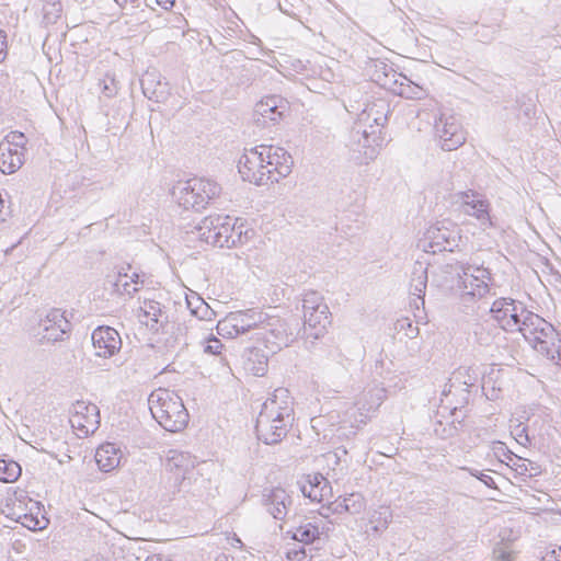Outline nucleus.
I'll list each match as a JSON object with an SVG mask.
<instances>
[{
    "instance_id": "f257e3e1",
    "label": "nucleus",
    "mask_w": 561,
    "mask_h": 561,
    "mask_svg": "<svg viewBox=\"0 0 561 561\" xmlns=\"http://www.w3.org/2000/svg\"><path fill=\"white\" fill-rule=\"evenodd\" d=\"M286 389H276L259 413L255 424L257 438L266 445L278 444L286 437L294 422V409Z\"/></svg>"
},
{
    "instance_id": "f03ea898",
    "label": "nucleus",
    "mask_w": 561,
    "mask_h": 561,
    "mask_svg": "<svg viewBox=\"0 0 561 561\" xmlns=\"http://www.w3.org/2000/svg\"><path fill=\"white\" fill-rule=\"evenodd\" d=\"M148 404L152 417L165 431L178 433L187 426L188 412L175 391L159 388L150 393Z\"/></svg>"
},
{
    "instance_id": "7ed1b4c3",
    "label": "nucleus",
    "mask_w": 561,
    "mask_h": 561,
    "mask_svg": "<svg viewBox=\"0 0 561 561\" xmlns=\"http://www.w3.org/2000/svg\"><path fill=\"white\" fill-rule=\"evenodd\" d=\"M520 333L528 344L553 364L561 360V339L553 325L540 316L528 312L523 318Z\"/></svg>"
},
{
    "instance_id": "20e7f679",
    "label": "nucleus",
    "mask_w": 561,
    "mask_h": 561,
    "mask_svg": "<svg viewBox=\"0 0 561 561\" xmlns=\"http://www.w3.org/2000/svg\"><path fill=\"white\" fill-rule=\"evenodd\" d=\"M220 190V186L214 181L194 178L180 182L173 187L172 194L184 209L201 211L206 208L209 201L219 196Z\"/></svg>"
},
{
    "instance_id": "39448f33",
    "label": "nucleus",
    "mask_w": 561,
    "mask_h": 561,
    "mask_svg": "<svg viewBox=\"0 0 561 561\" xmlns=\"http://www.w3.org/2000/svg\"><path fill=\"white\" fill-rule=\"evenodd\" d=\"M238 171L244 181L259 186L277 182V176L266 164L265 151L260 146L244 150L238 162Z\"/></svg>"
},
{
    "instance_id": "423d86ee",
    "label": "nucleus",
    "mask_w": 561,
    "mask_h": 561,
    "mask_svg": "<svg viewBox=\"0 0 561 561\" xmlns=\"http://www.w3.org/2000/svg\"><path fill=\"white\" fill-rule=\"evenodd\" d=\"M375 67L376 81L380 85L389 88L396 94L411 100H420L425 95V91L421 85L403 73H398L387 64L379 61Z\"/></svg>"
},
{
    "instance_id": "0eeeda50",
    "label": "nucleus",
    "mask_w": 561,
    "mask_h": 561,
    "mask_svg": "<svg viewBox=\"0 0 561 561\" xmlns=\"http://www.w3.org/2000/svg\"><path fill=\"white\" fill-rule=\"evenodd\" d=\"M369 129L353 128L351 131V149L359 153L355 157L359 163H368L374 160L386 140L381 129L378 130V134L373 125H369Z\"/></svg>"
},
{
    "instance_id": "6e6552de",
    "label": "nucleus",
    "mask_w": 561,
    "mask_h": 561,
    "mask_svg": "<svg viewBox=\"0 0 561 561\" xmlns=\"http://www.w3.org/2000/svg\"><path fill=\"white\" fill-rule=\"evenodd\" d=\"M456 238V225L450 220H443L430 227L420 243L425 252L453 251Z\"/></svg>"
},
{
    "instance_id": "1a4fd4ad",
    "label": "nucleus",
    "mask_w": 561,
    "mask_h": 561,
    "mask_svg": "<svg viewBox=\"0 0 561 561\" xmlns=\"http://www.w3.org/2000/svg\"><path fill=\"white\" fill-rule=\"evenodd\" d=\"M490 312L493 314L500 329L505 331L517 330L520 332L523 318L529 311L522 302H517L512 298H499L492 304Z\"/></svg>"
},
{
    "instance_id": "9d476101",
    "label": "nucleus",
    "mask_w": 561,
    "mask_h": 561,
    "mask_svg": "<svg viewBox=\"0 0 561 561\" xmlns=\"http://www.w3.org/2000/svg\"><path fill=\"white\" fill-rule=\"evenodd\" d=\"M489 280H491V273L488 268L467 266L462 268V274H458L457 288L463 297L482 298L490 290Z\"/></svg>"
},
{
    "instance_id": "9b49d317",
    "label": "nucleus",
    "mask_w": 561,
    "mask_h": 561,
    "mask_svg": "<svg viewBox=\"0 0 561 561\" xmlns=\"http://www.w3.org/2000/svg\"><path fill=\"white\" fill-rule=\"evenodd\" d=\"M289 112V103L280 95L273 94L261 99L254 106L253 119L256 125L266 127L279 123Z\"/></svg>"
},
{
    "instance_id": "f8f14e48",
    "label": "nucleus",
    "mask_w": 561,
    "mask_h": 561,
    "mask_svg": "<svg viewBox=\"0 0 561 561\" xmlns=\"http://www.w3.org/2000/svg\"><path fill=\"white\" fill-rule=\"evenodd\" d=\"M435 133L439 138L440 148L445 151L456 150L466 141L461 124L451 115H442L435 122Z\"/></svg>"
},
{
    "instance_id": "ddd939ff",
    "label": "nucleus",
    "mask_w": 561,
    "mask_h": 561,
    "mask_svg": "<svg viewBox=\"0 0 561 561\" xmlns=\"http://www.w3.org/2000/svg\"><path fill=\"white\" fill-rule=\"evenodd\" d=\"M170 454L165 463L169 471L167 483L172 489L171 493L175 494L181 491L187 474L194 469L195 461L190 455L182 451L170 450Z\"/></svg>"
},
{
    "instance_id": "4468645a",
    "label": "nucleus",
    "mask_w": 561,
    "mask_h": 561,
    "mask_svg": "<svg viewBox=\"0 0 561 561\" xmlns=\"http://www.w3.org/2000/svg\"><path fill=\"white\" fill-rule=\"evenodd\" d=\"M224 220L219 227V248H233L238 244H243L253 234V230L244 229L245 225L241 218L233 220L229 216H224Z\"/></svg>"
},
{
    "instance_id": "2eb2a0df",
    "label": "nucleus",
    "mask_w": 561,
    "mask_h": 561,
    "mask_svg": "<svg viewBox=\"0 0 561 561\" xmlns=\"http://www.w3.org/2000/svg\"><path fill=\"white\" fill-rule=\"evenodd\" d=\"M261 330L266 343L274 345L277 350L289 346L297 337L289 323L278 317L268 316Z\"/></svg>"
},
{
    "instance_id": "dca6fc26",
    "label": "nucleus",
    "mask_w": 561,
    "mask_h": 561,
    "mask_svg": "<svg viewBox=\"0 0 561 561\" xmlns=\"http://www.w3.org/2000/svg\"><path fill=\"white\" fill-rule=\"evenodd\" d=\"M91 340L99 357H112L122 347L119 333L112 327H98L92 332Z\"/></svg>"
},
{
    "instance_id": "f3484780",
    "label": "nucleus",
    "mask_w": 561,
    "mask_h": 561,
    "mask_svg": "<svg viewBox=\"0 0 561 561\" xmlns=\"http://www.w3.org/2000/svg\"><path fill=\"white\" fill-rule=\"evenodd\" d=\"M39 327L43 329L42 341L58 342L70 331L71 324L61 309H51L42 319Z\"/></svg>"
},
{
    "instance_id": "a211bd4d",
    "label": "nucleus",
    "mask_w": 561,
    "mask_h": 561,
    "mask_svg": "<svg viewBox=\"0 0 561 561\" xmlns=\"http://www.w3.org/2000/svg\"><path fill=\"white\" fill-rule=\"evenodd\" d=\"M291 503V496L282 488L265 489L262 495L263 506L278 520L285 519Z\"/></svg>"
},
{
    "instance_id": "6ab92c4d",
    "label": "nucleus",
    "mask_w": 561,
    "mask_h": 561,
    "mask_svg": "<svg viewBox=\"0 0 561 561\" xmlns=\"http://www.w3.org/2000/svg\"><path fill=\"white\" fill-rule=\"evenodd\" d=\"M260 148L264 149L266 164L270 165L274 175L277 176V182L291 172L293 158L284 148L264 145H261Z\"/></svg>"
},
{
    "instance_id": "aec40b11",
    "label": "nucleus",
    "mask_w": 561,
    "mask_h": 561,
    "mask_svg": "<svg viewBox=\"0 0 561 561\" xmlns=\"http://www.w3.org/2000/svg\"><path fill=\"white\" fill-rule=\"evenodd\" d=\"M163 307L160 302L152 299H145L137 310L136 317L151 331H158L163 325Z\"/></svg>"
},
{
    "instance_id": "412c9836",
    "label": "nucleus",
    "mask_w": 561,
    "mask_h": 561,
    "mask_svg": "<svg viewBox=\"0 0 561 561\" xmlns=\"http://www.w3.org/2000/svg\"><path fill=\"white\" fill-rule=\"evenodd\" d=\"M142 93L149 100L163 102L169 95V84L156 71H147L140 79Z\"/></svg>"
},
{
    "instance_id": "4be33fe9",
    "label": "nucleus",
    "mask_w": 561,
    "mask_h": 561,
    "mask_svg": "<svg viewBox=\"0 0 561 561\" xmlns=\"http://www.w3.org/2000/svg\"><path fill=\"white\" fill-rule=\"evenodd\" d=\"M329 309L324 310L323 313H319L318 311L305 314L302 327L304 336L313 340L322 337L327 332L328 325L331 323Z\"/></svg>"
},
{
    "instance_id": "5701e85b",
    "label": "nucleus",
    "mask_w": 561,
    "mask_h": 561,
    "mask_svg": "<svg viewBox=\"0 0 561 561\" xmlns=\"http://www.w3.org/2000/svg\"><path fill=\"white\" fill-rule=\"evenodd\" d=\"M391 114L390 104L386 100H377L363 110L360 121L371 122L369 125L374 126L377 131L385 127L388 117Z\"/></svg>"
},
{
    "instance_id": "b1692460",
    "label": "nucleus",
    "mask_w": 561,
    "mask_h": 561,
    "mask_svg": "<svg viewBox=\"0 0 561 561\" xmlns=\"http://www.w3.org/2000/svg\"><path fill=\"white\" fill-rule=\"evenodd\" d=\"M243 369L253 376H264L267 370L268 358L260 347H248L241 355Z\"/></svg>"
},
{
    "instance_id": "393cba45",
    "label": "nucleus",
    "mask_w": 561,
    "mask_h": 561,
    "mask_svg": "<svg viewBox=\"0 0 561 561\" xmlns=\"http://www.w3.org/2000/svg\"><path fill=\"white\" fill-rule=\"evenodd\" d=\"M231 314L234 318L237 330H239L241 334L252 329H261L262 324L268 319V314L255 308L233 311Z\"/></svg>"
},
{
    "instance_id": "a878e982",
    "label": "nucleus",
    "mask_w": 561,
    "mask_h": 561,
    "mask_svg": "<svg viewBox=\"0 0 561 561\" xmlns=\"http://www.w3.org/2000/svg\"><path fill=\"white\" fill-rule=\"evenodd\" d=\"M71 412L73 414L72 425L77 422L79 427H88L96 426L100 423V411L93 403L77 401L72 404Z\"/></svg>"
},
{
    "instance_id": "bb28decb",
    "label": "nucleus",
    "mask_w": 561,
    "mask_h": 561,
    "mask_svg": "<svg viewBox=\"0 0 561 561\" xmlns=\"http://www.w3.org/2000/svg\"><path fill=\"white\" fill-rule=\"evenodd\" d=\"M122 453L113 443L101 445L95 451V461L104 472H110L121 463Z\"/></svg>"
},
{
    "instance_id": "cd10ccee",
    "label": "nucleus",
    "mask_w": 561,
    "mask_h": 561,
    "mask_svg": "<svg viewBox=\"0 0 561 561\" xmlns=\"http://www.w3.org/2000/svg\"><path fill=\"white\" fill-rule=\"evenodd\" d=\"M224 220L222 216H208L205 217L196 227L197 237L214 247H219L217 239H219V227Z\"/></svg>"
},
{
    "instance_id": "c85d7f7f",
    "label": "nucleus",
    "mask_w": 561,
    "mask_h": 561,
    "mask_svg": "<svg viewBox=\"0 0 561 561\" xmlns=\"http://www.w3.org/2000/svg\"><path fill=\"white\" fill-rule=\"evenodd\" d=\"M478 380V376L476 371L471 367H459L457 370L453 373L451 378L449 379L448 389H444L443 396L447 399L450 394H456L453 388H467L469 390L470 387L474 386Z\"/></svg>"
},
{
    "instance_id": "c756f323",
    "label": "nucleus",
    "mask_w": 561,
    "mask_h": 561,
    "mask_svg": "<svg viewBox=\"0 0 561 561\" xmlns=\"http://www.w3.org/2000/svg\"><path fill=\"white\" fill-rule=\"evenodd\" d=\"M474 343L480 346H491L495 336L500 334V328L489 320L476 322L472 325Z\"/></svg>"
},
{
    "instance_id": "7c9ffc66",
    "label": "nucleus",
    "mask_w": 561,
    "mask_h": 561,
    "mask_svg": "<svg viewBox=\"0 0 561 561\" xmlns=\"http://www.w3.org/2000/svg\"><path fill=\"white\" fill-rule=\"evenodd\" d=\"M10 145L0 144V171L3 174L14 173L24 163V152L14 149V153H10Z\"/></svg>"
},
{
    "instance_id": "2f4dec72",
    "label": "nucleus",
    "mask_w": 561,
    "mask_h": 561,
    "mask_svg": "<svg viewBox=\"0 0 561 561\" xmlns=\"http://www.w3.org/2000/svg\"><path fill=\"white\" fill-rule=\"evenodd\" d=\"M325 489H331L328 480L321 473H316L312 477L309 476L308 485L304 484L301 492L312 501H321Z\"/></svg>"
},
{
    "instance_id": "473e14b6",
    "label": "nucleus",
    "mask_w": 561,
    "mask_h": 561,
    "mask_svg": "<svg viewBox=\"0 0 561 561\" xmlns=\"http://www.w3.org/2000/svg\"><path fill=\"white\" fill-rule=\"evenodd\" d=\"M427 285V267L423 266L422 263H416L413 267L410 293L422 299Z\"/></svg>"
},
{
    "instance_id": "72a5a7b5",
    "label": "nucleus",
    "mask_w": 561,
    "mask_h": 561,
    "mask_svg": "<svg viewBox=\"0 0 561 561\" xmlns=\"http://www.w3.org/2000/svg\"><path fill=\"white\" fill-rule=\"evenodd\" d=\"M454 392L456 394H450L449 398L443 399V402L446 401L448 405H443L442 409H449V413L451 416H457V411H461L462 408H465L470 400V390L467 388H453Z\"/></svg>"
},
{
    "instance_id": "f704fd0d",
    "label": "nucleus",
    "mask_w": 561,
    "mask_h": 561,
    "mask_svg": "<svg viewBox=\"0 0 561 561\" xmlns=\"http://www.w3.org/2000/svg\"><path fill=\"white\" fill-rule=\"evenodd\" d=\"M489 206L490 204L485 199L465 201V213L469 216L476 217L482 225L488 224L489 226H493L489 214Z\"/></svg>"
},
{
    "instance_id": "c9c22d12",
    "label": "nucleus",
    "mask_w": 561,
    "mask_h": 561,
    "mask_svg": "<svg viewBox=\"0 0 561 561\" xmlns=\"http://www.w3.org/2000/svg\"><path fill=\"white\" fill-rule=\"evenodd\" d=\"M329 309L328 305L323 301V297L316 290H309L304 294L302 298V310L304 316L318 312L323 313L324 310Z\"/></svg>"
},
{
    "instance_id": "e433bc0d",
    "label": "nucleus",
    "mask_w": 561,
    "mask_h": 561,
    "mask_svg": "<svg viewBox=\"0 0 561 561\" xmlns=\"http://www.w3.org/2000/svg\"><path fill=\"white\" fill-rule=\"evenodd\" d=\"M287 534H290L291 539L305 545H310L320 537L319 527L312 523L300 525L295 531H287Z\"/></svg>"
},
{
    "instance_id": "4c0bfd02",
    "label": "nucleus",
    "mask_w": 561,
    "mask_h": 561,
    "mask_svg": "<svg viewBox=\"0 0 561 561\" xmlns=\"http://www.w3.org/2000/svg\"><path fill=\"white\" fill-rule=\"evenodd\" d=\"M335 504V513L347 512L351 514H358L364 507L363 497L358 493H352L344 497L342 502Z\"/></svg>"
},
{
    "instance_id": "58836bf2",
    "label": "nucleus",
    "mask_w": 561,
    "mask_h": 561,
    "mask_svg": "<svg viewBox=\"0 0 561 561\" xmlns=\"http://www.w3.org/2000/svg\"><path fill=\"white\" fill-rule=\"evenodd\" d=\"M21 466L14 460H0V481L11 483L16 481L21 476Z\"/></svg>"
},
{
    "instance_id": "ea45409f",
    "label": "nucleus",
    "mask_w": 561,
    "mask_h": 561,
    "mask_svg": "<svg viewBox=\"0 0 561 561\" xmlns=\"http://www.w3.org/2000/svg\"><path fill=\"white\" fill-rule=\"evenodd\" d=\"M463 417L465 415H461V419L454 416V419L447 424H444L442 421H437L433 428L434 434L440 439H447L456 436L458 433L456 422L460 424Z\"/></svg>"
},
{
    "instance_id": "a19ab883",
    "label": "nucleus",
    "mask_w": 561,
    "mask_h": 561,
    "mask_svg": "<svg viewBox=\"0 0 561 561\" xmlns=\"http://www.w3.org/2000/svg\"><path fill=\"white\" fill-rule=\"evenodd\" d=\"M216 329H217V333L219 335L226 336L229 339H233L241 334L240 331L237 330L234 318L231 314V312H229L222 320H220L217 323Z\"/></svg>"
},
{
    "instance_id": "79ce46f5",
    "label": "nucleus",
    "mask_w": 561,
    "mask_h": 561,
    "mask_svg": "<svg viewBox=\"0 0 561 561\" xmlns=\"http://www.w3.org/2000/svg\"><path fill=\"white\" fill-rule=\"evenodd\" d=\"M26 137L21 131H11L9 133L4 140L1 144H8L11 147H14V149H18V151H24L25 145H26Z\"/></svg>"
},
{
    "instance_id": "37998d69",
    "label": "nucleus",
    "mask_w": 561,
    "mask_h": 561,
    "mask_svg": "<svg viewBox=\"0 0 561 561\" xmlns=\"http://www.w3.org/2000/svg\"><path fill=\"white\" fill-rule=\"evenodd\" d=\"M100 85H102V94L104 96L111 99L117 94L118 82L115 80L113 76L106 75L100 83Z\"/></svg>"
},
{
    "instance_id": "c03bdc74",
    "label": "nucleus",
    "mask_w": 561,
    "mask_h": 561,
    "mask_svg": "<svg viewBox=\"0 0 561 561\" xmlns=\"http://www.w3.org/2000/svg\"><path fill=\"white\" fill-rule=\"evenodd\" d=\"M499 32V26L489 27L481 25L476 31L474 35L479 42L491 43L495 38V34Z\"/></svg>"
},
{
    "instance_id": "a18cd8bd",
    "label": "nucleus",
    "mask_w": 561,
    "mask_h": 561,
    "mask_svg": "<svg viewBox=\"0 0 561 561\" xmlns=\"http://www.w3.org/2000/svg\"><path fill=\"white\" fill-rule=\"evenodd\" d=\"M312 549L307 550L304 547L299 549H290L287 551L286 556L289 561H311L312 559Z\"/></svg>"
},
{
    "instance_id": "49530a36",
    "label": "nucleus",
    "mask_w": 561,
    "mask_h": 561,
    "mask_svg": "<svg viewBox=\"0 0 561 561\" xmlns=\"http://www.w3.org/2000/svg\"><path fill=\"white\" fill-rule=\"evenodd\" d=\"M222 346L224 345L218 337L210 335L205 341L204 352L211 355H219Z\"/></svg>"
},
{
    "instance_id": "de8ad7c7",
    "label": "nucleus",
    "mask_w": 561,
    "mask_h": 561,
    "mask_svg": "<svg viewBox=\"0 0 561 561\" xmlns=\"http://www.w3.org/2000/svg\"><path fill=\"white\" fill-rule=\"evenodd\" d=\"M466 470H468L470 476L476 477L479 481H481L488 488L496 489L495 481L493 480V478L491 476L485 474V473H483L477 469H472V468H466Z\"/></svg>"
},
{
    "instance_id": "09e8293b",
    "label": "nucleus",
    "mask_w": 561,
    "mask_h": 561,
    "mask_svg": "<svg viewBox=\"0 0 561 561\" xmlns=\"http://www.w3.org/2000/svg\"><path fill=\"white\" fill-rule=\"evenodd\" d=\"M512 434L519 445L527 446L528 444H530V438L528 436L526 426H522L520 424L517 425L512 432Z\"/></svg>"
},
{
    "instance_id": "8fccbe9b",
    "label": "nucleus",
    "mask_w": 561,
    "mask_h": 561,
    "mask_svg": "<svg viewBox=\"0 0 561 561\" xmlns=\"http://www.w3.org/2000/svg\"><path fill=\"white\" fill-rule=\"evenodd\" d=\"M18 520L21 522V524L28 529H42L43 526L41 525V522L37 517H34L32 514H23L18 516Z\"/></svg>"
},
{
    "instance_id": "3c124183",
    "label": "nucleus",
    "mask_w": 561,
    "mask_h": 561,
    "mask_svg": "<svg viewBox=\"0 0 561 561\" xmlns=\"http://www.w3.org/2000/svg\"><path fill=\"white\" fill-rule=\"evenodd\" d=\"M11 216V206L10 202L7 201L2 194L0 193V222L7 220L8 217Z\"/></svg>"
},
{
    "instance_id": "603ef678",
    "label": "nucleus",
    "mask_w": 561,
    "mask_h": 561,
    "mask_svg": "<svg viewBox=\"0 0 561 561\" xmlns=\"http://www.w3.org/2000/svg\"><path fill=\"white\" fill-rule=\"evenodd\" d=\"M493 557L495 561H512V553L502 548L494 549Z\"/></svg>"
},
{
    "instance_id": "864d4df0",
    "label": "nucleus",
    "mask_w": 561,
    "mask_h": 561,
    "mask_svg": "<svg viewBox=\"0 0 561 561\" xmlns=\"http://www.w3.org/2000/svg\"><path fill=\"white\" fill-rule=\"evenodd\" d=\"M541 561H561V548L546 552Z\"/></svg>"
},
{
    "instance_id": "5fc2aeb1",
    "label": "nucleus",
    "mask_w": 561,
    "mask_h": 561,
    "mask_svg": "<svg viewBox=\"0 0 561 561\" xmlns=\"http://www.w3.org/2000/svg\"><path fill=\"white\" fill-rule=\"evenodd\" d=\"M380 515H385V517H383L382 523L379 522V524L374 527V529L376 531H378L379 529H386L388 527V523L390 522V519L392 517V514L389 512L388 508H385V512L380 513Z\"/></svg>"
},
{
    "instance_id": "6e6d98bb",
    "label": "nucleus",
    "mask_w": 561,
    "mask_h": 561,
    "mask_svg": "<svg viewBox=\"0 0 561 561\" xmlns=\"http://www.w3.org/2000/svg\"><path fill=\"white\" fill-rule=\"evenodd\" d=\"M156 2L164 10H169L174 5L175 0H156Z\"/></svg>"
},
{
    "instance_id": "4d7b16f0",
    "label": "nucleus",
    "mask_w": 561,
    "mask_h": 561,
    "mask_svg": "<svg viewBox=\"0 0 561 561\" xmlns=\"http://www.w3.org/2000/svg\"><path fill=\"white\" fill-rule=\"evenodd\" d=\"M115 2L119 7H125L128 3H130L133 8H137L139 5V0H115Z\"/></svg>"
},
{
    "instance_id": "13d9d810",
    "label": "nucleus",
    "mask_w": 561,
    "mask_h": 561,
    "mask_svg": "<svg viewBox=\"0 0 561 561\" xmlns=\"http://www.w3.org/2000/svg\"><path fill=\"white\" fill-rule=\"evenodd\" d=\"M123 290L129 296H133L136 291H138L137 287H134L133 289H129L130 285L128 282H125L123 285Z\"/></svg>"
},
{
    "instance_id": "bf43d9fd",
    "label": "nucleus",
    "mask_w": 561,
    "mask_h": 561,
    "mask_svg": "<svg viewBox=\"0 0 561 561\" xmlns=\"http://www.w3.org/2000/svg\"><path fill=\"white\" fill-rule=\"evenodd\" d=\"M0 47H2V51H5L7 47V34L4 31L0 30Z\"/></svg>"
},
{
    "instance_id": "052dcab7",
    "label": "nucleus",
    "mask_w": 561,
    "mask_h": 561,
    "mask_svg": "<svg viewBox=\"0 0 561 561\" xmlns=\"http://www.w3.org/2000/svg\"><path fill=\"white\" fill-rule=\"evenodd\" d=\"M516 466L515 470L518 471L520 474H526L528 471V468L525 462L523 463H514Z\"/></svg>"
},
{
    "instance_id": "680f3d73",
    "label": "nucleus",
    "mask_w": 561,
    "mask_h": 561,
    "mask_svg": "<svg viewBox=\"0 0 561 561\" xmlns=\"http://www.w3.org/2000/svg\"><path fill=\"white\" fill-rule=\"evenodd\" d=\"M375 391H376V396H377V399H378V404H380V402L385 398L386 390L383 388H376Z\"/></svg>"
},
{
    "instance_id": "e2e57ef3",
    "label": "nucleus",
    "mask_w": 561,
    "mask_h": 561,
    "mask_svg": "<svg viewBox=\"0 0 561 561\" xmlns=\"http://www.w3.org/2000/svg\"><path fill=\"white\" fill-rule=\"evenodd\" d=\"M130 268V265H127V267H122L119 271H118V279H121V277H129L128 274H127V270ZM119 282V280H117ZM115 286H118V283H115Z\"/></svg>"
},
{
    "instance_id": "0e129e2a",
    "label": "nucleus",
    "mask_w": 561,
    "mask_h": 561,
    "mask_svg": "<svg viewBox=\"0 0 561 561\" xmlns=\"http://www.w3.org/2000/svg\"><path fill=\"white\" fill-rule=\"evenodd\" d=\"M458 195H459V196H460V198L465 202V201H468V198H469L470 196H474L476 194H474V192H473V191H467V192H460Z\"/></svg>"
},
{
    "instance_id": "69168bd1",
    "label": "nucleus",
    "mask_w": 561,
    "mask_h": 561,
    "mask_svg": "<svg viewBox=\"0 0 561 561\" xmlns=\"http://www.w3.org/2000/svg\"><path fill=\"white\" fill-rule=\"evenodd\" d=\"M400 323H401V328H403V324L407 323V329H410L411 334L413 332L417 331V328L416 327L413 328L412 323L409 321V319H404V320L400 321Z\"/></svg>"
},
{
    "instance_id": "338daca9",
    "label": "nucleus",
    "mask_w": 561,
    "mask_h": 561,
    "mask_svg": "<svg viewBox=\"0 0 561 561\" xmlns=\"http://www.w3.org/2000/svg\"><path fill=\"white\" fill-rule=\"evenodd\" d=\"M130 283H134V284H139V283H142V280H140V274L139 273H136L134 272L130 276Z\"/></svg>"
},
{
    "instance_id": "774afa93",
    "label": "nucleus",
    "mask_w": 561,
    "mask_h": 561,
    "mask_svg": "<svg viewBox=\"0 0 561 561\" xmlns=\"http://www.w3.org/2000/svg\"><path fill=\"white\" fill-rule=\"evenodd\" d=\"M215 561H234V558L222 553Z\"/></svg>"
}]
</instances>
